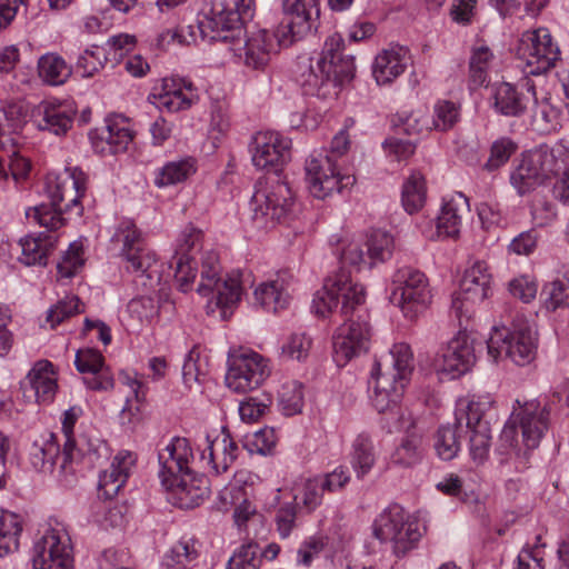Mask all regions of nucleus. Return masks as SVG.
<instances>
[{"instance_id": "obj_1", "label": "nucleus", "mask_w": 569, "mask_h": 569, "mask_svg": "<svg viewBox=\"0 0 569 569\" xmlns=\"http://www.w3.org/2000/svg\"><path fill=\"white\" fill-rule=\"evenodd\" d=\"M413 368V353L409 345L395 343L385 361L375 362L369 380L372 406L378 412H388L393 419L389 431H406L391 455V462L403 468L419 463L426 451L423 431L416 418L398 407Z\"/></svg>"}, {"instance_id": "obj_2", "label": "nucleus", "mask_w": 569, "mask_h": 569, "mask_svg": "<svg viewBox=\"0 0 569 569\" xmlns=\"http://www.w3.org/2000/svg\"><path fill=\"white\" fill-rule=\"evenodd\" d=\"M291 139L278 131H259L250 142L252 164L273 176L260 179L250 200L251 219L258 229H271L295 211L291 188L279 173L291 159Z\"/></svg>"}, {"instance_id": "obj_3", "label": "nucleus", "mask_w": 569, "mask_h": 569, "mask_svg": "<svg viewBox=\"0 0 569 569\" xmlns=\"http://www.w3.org/2000/svg\"><path fill=\"white\" fill-rule=\"evenodd\" d=\"M159 479L168 500L180 509L201 505L210 493L209 480L194 471V458L186 438H173L159 450Z\"/></svg>"}, {"instance_id": "obj_4", "label": "nucleus", "mask_w": 569, "mask_h": 569, "mask_svg": "<svg viewBox=\"0 0 569 569\" xmlns=\"http://www.w3.org/2000/svg\"><path fill=\"white\" fill-rule=\"evenodd\" d=\"M87 174L78 167H68L63 172L46 179V192L50 203H41L27 211V217L32 218L48 231L58 230L64 224L63 213L82 214L80 199L87 190Z\"/></svg>"}, {"instance_id": "obj_5", "label": "nucleus", "mask_w": 569, "mask_h": 569, "mask_svg": "<svg viewBox=\"0 0 569 569\" xmlns=\"http://www.w3.org/2000/svg\"><path fill=\"white\" fill-rule=\"evenodd\" d=\"M218 254L214 251L204 252L201 258V279L197 291L201 296L213 295L207 302V313L212 316L218 313L221 320H226L241 300L243 288L239 272L221 278Z\"/></svg>"}, {"instance_id": "obj_6", "label": "nucleus", "mask_w": 569, "mask_h": 569, "mask_svg": "<svg viewBox=\"0 0 569 569\" xmlns=\"http://www.w3.org/2000/svg\"><path fill=\"white\" fill-rule=\"evenodd\" d=\"M365 287L353 280L351 272L339 269L329 276L312 299V310L320 317L339 313L341 317H356L367 313Z\"/></svg>"}, {"instance_id": "obj_7", "label": "nucleus", "mask_w": 569, "mask_h": 569, "mask_svg": "<svg viewBox=\"0 0 569 569\" xmlns=\"http://www.w3.org/2000/svg\"><path fill=\"white\" fill-rule=\"evenodd\" d=\"M538 338L533 327L517 316L510 326H495L487 341L488 355L493 361L502 357L518 366L530 363L537 353Z\"/></svg>"}, {"instance_id": "obj_8", "label": "nucleus", "mask_w": 569, "mask_h": 569, "mask_svg": "<svg viewBox=\"0 0 569 569\" xmlns=\"http://www.w3.org/2000/svg\"><path fill=\"white\" fill-rule=\"evenodd\" d=\"M111 242L118 248V257L127 272L150 278L149 272L157 263L158 256L132 220L124 219L117 224Z\"/></svg>"}, {"instance_id": "obj_9", "label": "nucleus", "mask_w": 569, "mask_h": 569, "mask_svg": "<svg viewBox=\"0 0 569 569\" xmlns=\"http://www.w3.org/2000/svg\"><path fill=\"white\" fill-rule=\"evenodd\" d=\"M342 44V37L335 33L325 42L322 51L299 64L297 81L307 96L328 99L338 94L331 79L335 51Z\"/></svg>"}, {"instance_id": "obj_10", "label": "nucleus", "mask_w": 569, "mask_h": 569, "mask_svg": "<svg viewBox=\"0 0 569 569\" xmlns=\"http://www.w3.org/2000/svg\"><path fill=\"white\" fill-rule=\"evenodd\" d=\"M393 284L390 300L406 318L415 320L429 307L432 296L421 271L403 267L395 273Z\"/></svg>"}, {"instance_id": "obj_11", "label": "nucleus", "mask_w": 569, "mask_h": 569, "mask_svg": "<svg viewBox=\"0 0 569 569\" xmlns=\"http://www.w3.org/2000/svg\"><path fill=\"white\" fill-rule=\"evenodd\" d=\"M517 56L525 62L523 72L532 76L547 73L560 60V50L547 28L522 32Z\"/></svg>"}, {"instance_id": "obj_12", "label": "nucleus", "mask_w": 569, "mask_h": 569, "mask_svg": "<svg viewBox=\"0 0 569 569\" xmlns=\"http://www.w3.org/2000/svg\"><path fill=\"white\" fill-rule=\"evenodd\" d=\"M306 179L310 193L326 199L335 192L341 193L356 182L351 174H342L335 158L323 152H315L306 160Z\"/></svg>"}, {"instance_id": "obj_13", "label": "nucleus", "mask_w": 569, "mask_h": 569, "mask_svg": "<svg viewBox=\"0 0 569 569\" xmlns=\"http://www.w3.org/2000/svg\"><path fill=\"white\" fill-rule=\"evenodd\" d=\"M269 361L252 350H239L228 358L227 387L238 393L252 391L270 376Z\"/></svg>"}, {"instance_id": "obj_14", "label": "nucleus", "mask_w": 569, "mask_h": 569, "mask_svg": "<svg viewBox=\"0 0 569 569\" xmlns=\"http://www.w3.org/2000/svg\"><path fill=\"white\" fill-rule=\"evenodd\" d=\"M246 23L233 12L226 1H213L208 12L199 21L203 39L209 41L230 42V49L237 51L247 34Z\"/></svg>"}, {"instance_id": "obj_15", "label": "nucleus", "mask_w": 569, "mask_h": 569, "mask_svg": "<svg viewBox=\"0 0 569 569\" xmlns=\"http://www.w3.org/2000/svg\"><path fill=\"white\" fill-rule=\"evenodd\" d=\"M516 405L512 416L521 430L522 443L526 450H533L550 428L552 401L543 397L525 402L516 400Z\"/></svg>"}, {"instance_id": "obj_16", "label": "nucleus", "mask_w": 569, "mask_h": 569, "mask_svg": "<svg viewBox=\"0 0 569 569\" xmlns=\"http://www.w3.org/2000/svg\"><path fill=\"white\" fill-rule=\"evenodd\" d=\"M345 318L332 337L333 358L338 366H345L353 357L366 352L371 338L367 313Z\"/></svg>"}, {"instance_id": "obj_17", "label": "nucleus", "mask_w": 569, "mask_h": 569, "mask_svg": "<svg viewBox=\"0 0 569 569\" xmlns=\"http://www.w3.org/2000/svg\"><path fill=\"white\" fill-rule=\"evenodd\" d=\"M34 569H72L71 540L63 528H48L32 548Z\"/></svg>"}, {"instance_id": "obj_18", "label": "nucleus", "mask_w": 569, "mask_h": 569, "mask_svg": "<svg viewBox=\"0 0 569 569\" xmlns=\"http://www.w3.org/2000/svg\"><path fill=\"white\" fill-rule=\"evenodd\" d=\"M491 295V273L485 261L477 260L466 271L460 289L453 295L452 309L457 317H470L473 307Z\"/></svg>"}, {"instance_id": "obj_19", "label": "nucleus", "mask_w": 569, "mask_h": 569, "mask_svg": "<svg viewBox=\"0 0 569 569\" xmlns=\"http://www.w3.org/2000/svg\"><path fill=\"white\" fill-rule=\"evenodd\" d=\"M392 247V238L383 231H373L366 241L352 240L342 249L340 269L346 270V266L356 270L370 269L377 262L388 259L391 256Z\"/></svg>"}, {"instance_id": "obj_20", "label": "nucleus", "mask_w": 569, "mask_h": 569, "mask_svg": "<svg viewBox=\"0 0 569 569\" xmlns=\"http://www.w3.org/2000/svg\"><path fill=\"white\" fill-rule=\"evenodd\" d=\"M318 0H283V19L277 28L280 44L291 46L308 34L319 17Z\"/></svg>"}, {"instance_id": "obj_21", "label": "nucleus", "mask_w": 569, "mask_h": 569, "mask_svg": "<svg viewBox=\"0 0 569 569\" xmlns=\"http://www.w3.org/2000/svg\"><path fill=\"white\" fill-rule=\"evenodd\" d=\"M491 401L489 398H472L468 401L466 409L461 413L465 416L466 426L470 430V456L472 460L480 465L489 455L491 429L488 419V410ZM463 417H457L461 423Z\"/></svg>"}, {"instance_id": "obj_22", "label": "nucleus", "mask_w": 569, "mask_h": 569, "mask_svg": "<svg viewBox=\"0 0 569 569\" xmlns=\"http://www.w3.org/2000/svg\"><path fill=\"white\" fill-rule=\"evenodd\" d=\"M493 110L505 117H522L537 99L535 81L525 77L516 84L501 82L492 88Z\"/></svg>"}, {"instance_id": "obj_23", "label": "nucleus", "mask_w": 569, "mask_h": 569, "mask_svg": "<svg viewBox=\"0 0 569 569\" xmlns=\"http://www.w3.org/2000/svg\"><path fill=\"white\" fill-rule=\"evenodd\" d=\"M476 362L473 341L460 331L437 353L433 365L439 373L458 378L468 372Z\"/></svg>"}, {"instance_id": "obj_24", "label": "nucleus", "mask_w": 569, "mask_h": 569, "mask_svg": "<svg viewBox=\"0 0 569 569\" xmlns=\"http://www.w3.org/2000/svg\"><path fill=\"white\" fill-rule=\"evenodd\" d=\"M76 113L70 103L44 100L33 108L30 121L39 131L62 137L71 130Z\"/></svg>"}, {"instance_id": "obj_25", "label": "nucleus", "mask_w": 569, "mask_h": 569, "mask_svg": "<svg viewBox=\"0 0 569 569\" xmlns=\"http://www.w3.org/2000/svg\"><path fill=\"white\" fill-rule=\"evenodd\" d=\"M102 452L107 453V447L99 438H92L88 435L68 438L63 443L62 462L59 463V477L66 485H71L74 476L73 462L87 457L93 463L102 456Z\"/></svg>"}, {"instance_id": "obj_26", "label": "nucleus", "mask_w": 569, "mask_h": 569, "mask_svg": "<svg viewBox=\"0 0 569 569\" xmlns=\"http://www.w3.org/2000/svg\"><path fill=\"white\" fill-rule=\"evenodd\" d=\"M24 397L33 398L39 405L53 401L58 390L57 373L48 360L37 361L21 382Z\"/></svg>"}, {"instance_id": "obj_27", "label": "nucleus", "mask_w": 569, "mask_h": 569, "mask_svg": "<svg viewBox=\"0 0 569 569\" xmlns=\"http://www.w3.org/2000/svg\"><path fill=\"white\" fill-rule=\"evenodd\" d=\"M239 455V447L229 431L222 428L221 435L211 439L206 437V448L200 455L203 468H209L214 475H220L230 468Z\"/></svg>"}, {"instance_id": "obj_28", "label": "nucleus", "mask_w": 569, "mask_h": 569, "mask_svg": "<svg viewBox=\"0 0 569 569\" xmlns=\"http://www.w3.org/2000/svg\"><path fill=\"white\" fill-rule=\"evenodd\" d=\"M242 42L243 47L238 49L243 51V54H240L243 64L261 71L269 64L271 54L276 52L277 47H284L279 43L277 31L271 32L267 29L251 31Z\"/></svg>"}, {"instance_id": "obj_29", "label": "nucleus", "mask_w": 569, "mask_h": 569, "mask_svg": "<svg viewBox=\"0 0 569 569\" xmlns=\"http://www.w3.org/2000/svg\"><path fill=\"white\" fill-rule=\"evenodd\" d=\"M74 366L79 372L89 375L83 378V382L89 389L108 391L113 388V378L104 370V359L98 350L90 348L78 350Z\"/></svg>"}, {"instance_id": "obj_30", "label": "nucleus", "mask_w": 569, "mask_h": 569, "mask_svg": "<svg viewBox=\"0 0 569 569\" xmlns=\"http://www.w3.org/2000/svg\"><path fill=\"white\" fill-rule=\"evenodd\" d=\"M289 287L290 277L284 272L259 283L253 291L254 306L273 313L287 309L291 299Z\"/></svg>"}, {"instance_id": "obj_31", "label": "nucleus", "mask_w": 569, "mask_h": 569, "mask_svg": "<svg viewBox=\"0 0 569 569\" xmlns=\"http://www.w3.org/2000/svg\"><path fill=\"white\" fill-rule=\"evenodd\" d=\"M28 460L31 467L40 473L57 472L59 481L67 486L59 477V468L56 469L57 461L62 462V453L60 455V446L53 433L40 436L32 441L28 450Z\"/></svg>"}, {"instance_id": "obj_32", "label": "nucleus", "mask_w": 569, "mask_h": 569, "mask_svg": "<svg viewBox=\"0 0 569 569\" xmlns=\"http://www.w3.org/2000/svg\"><path fill=\"white\" fill-rule=\"evenodd\" d=\"M136 457L130 451H120L114 456L110 467L99 476V492L106 499H112L126 485Z\"/></svg>"}, {"instance_id": "obj_33", "label": "nucleus", "mask_w": 569, "mask_h": 569, "mask_svg": "<svg viewBox=\"0 0 569 569\" xmlns=\"http://www.w3.org/2000/svg\"><path fill=\"white\" fill-rule=\"evenodd\" d=\"M468 212L469 201L461 192L443 198L440 213L437 217L438 234L446 238H457L460 233L463 216Z\"/></svg>"}, {"instance_id": "obj_34", "label": "nucleus", "mask_w": 569, "mask_h": 569, "mask_svg": "<svg viewBox=\"0 0 569 569\" xmlns=\"http://www.w3.org/2000/svg\"><path fill=\"white\" fill-rule=\"evenodd\" d=\"M408 50L403 47H391L382 50L375 59L372 74L378 84H389L407 68Z\"/></svg>"}, {"instance_id": "obj_35", "label": "nucleus", "mask_w": 569, "mask_h": 569, "mask_svg": "<svg viewBox=\"0 0 569 569\" xmlns=\"http://www.w3.org/2000/svg\"><path fill=\"white\" fill-rule=\"evenodd\" d=\"M530 154L543 182L552 177H560L569 170V149L563 144H556L551 148L540 146L530 151Z\"/></svg>"}, {"instance_id": "obj_36", "label": "nucleus", "mask_w": 569, "mask_h": 569, "mask_svg": "<svg viewBox=\"0 0 569 569\" xmlns=\"http://www.w3.org/2000/svg\"><path fill=\"white\" fill-rule=\"evenodd\" d=\"M58 238L49 232L21 238L18 247L21 254L19 261L26 266H47L49 256L54 251Z\"/></svg>"}, {"instance_id": "obj_37", "label": "nucleus", "mask_w": 569, "mask_h": 569, "mask_svg": "<svg viewBox=\"0 0 569 569\" xmlns=\"http://www.w3.org/2000/svg\"><path fill=\"white\" fill-rule=\"evenodd\" d=\"M410 516L400 505H389L375 519L372 523L373 536L380 542L387 543L389 539L396 537L397 531L406 525Z\"/></svg>"}, {"instance_id": "obj_38", "label": "nucleus", "mask_w": 569, "mask_h": 569, "mask_svg": "<svg viewBox=\"0 0 569 569\" xmlns=\"http://www.w3.org/2000/svg\"><path fill=\"white\" fill-rule=\"evenodd\" d=\"M200 557V543L193 538H182L164 555L166 569H193Z\"/></svg>"}, {"instance_id": "obj_39", "label": "nucleus", "mask_w": 569, "mask_h": 569, "mask_svg": "<svg viewBox=\"0 0 569 569\" xmlns=\"http://www.w3.org/2000/svg\"><path fill=\"white\" fill-rule=\"evenodd\" d=\"M427 201V184L423 174L412 171L403 181L401 190V203L406 212L413 214L419 212Z\"/></svg>"}, {"instance_id": "obj_40", "label": "nucleus", "mask_w": 569, "mask_h": 569, "mask_svg": "<svg viewBox=\"0 0 569 569\" xmlns=\"http://www.w3.org/2000/svg\"><path fill=\"white\" fill-rule=\"evenodd\" d=\"M196 172V161L190 158H182L169 161L154 172V184L164 188L186 181Z\"/></svg>"}, {"instance_id": "obj_41", "label": "nucleus", "mask_w": 569, "mask_h": 569, "mask_svg": "<svg viewBox=\"0 0 569 569\" xmlns=\"http://www.w3.org/2000/svg\"><path fill=\"white\" fill-rule=\"evenodd\" d=\"M38 73L50 86L63 84L72 74V68L58 53H46L38 60Z\"/></svg>"}, {"instance_id": "obj_42", "label": "nucleus", "mask_w": 569, "mask_h": 569, "mask_svg": "<svg viewBox=\"0 0 569 569\" xmlns=\"http://www.w3.org/2000/svg\"><path fill=\"white\" fill-rule=\"evenodd\" d=\"M280 492L281 490L278 489L274 497V501L279 503L274 513V523L280 538L287 539L299 526L301 508L298 507L297 496H290L289 501L280 502Z\"/></svg>"}, {"instance_id": "obj_43", "label": "nucleus", "mask_w": 569, "mask_h": 569, "mask_svg": "<svg viewBox=\"0 0 569 569\" xmlns=\"http://www.w3.org/2000/svg\"><path fill=\"white\" fill-rule=\"evenodd\" d=\"M423 531L425 527L420 525L419 520L410 516L406 525L397 531L396 537L389 539L387 543L391 545L395 556L401 558L418 546Z\"/></svg>"}, {"instance_id": "obj_44", "label": "nucleus", "mask_w": 569, "mask_h": 569, "mask_svg": "<svg viewBox=\"0 0 569 569\" xmlns=\"http://www.w3.org/2000/svg\"><path fill=\"white\" fill-rule=\"evenodd\" d=\"M510 182L521 196L543 183L530 152L522 156L519 164L510 174Z\"/></svg>"}, {"instance_id": "obj_45", "label": "nucleus", "mask_w": 569, "mask_h": 569, "mask_svg": "<svg viewBox=\"0 0 569 569\" xmlns=\"http://www.w3.org/2000/svg\"><path fill=\"white\" fill-rule=\"evenodd\" d=\"M350 462L358 478L365 477L372 469L376 453L368 433H359L353 440Z\"/></svg>"}, {"instance_id": "obj_46", "label": "nucleus", "mask_w": 569, "mask_h": 569, "mask_svg": "<svg viewBox=\"0 0 569 569\" xmlns=\"http://www.w3.org/2000/svg\"><path fill=\"white\" fill-rule=\"evenodd\" d=\"M22 522L19 515L0 509V557L18 550Z\"/></svg>"}, {"instance_id": "obj_47", "label": "nucleus", "mask_w": 569, "mask_h": 569, "mask_svg": "<svg viewBox=\"0 0 569 569\" xmlns=\"http://www.w3.org/2000/svg\"><path fill=\"white\" fill-rule=\"evenodd\" d=\"M493 59V53L487 46L475 47L469 60V82L472 89H477L489 81L488 71Z\"/></svg>"}, {"instance_id": "obj_48", "label": "nucleus", "mask_w": 569, "mask_h": 569, "mask_svg": "<svg viewBox=\"0 0 569 569\" xmlns=\"http://www.w3.org/2000/svg\"><path fill=\"white\" fill-rule=\"evenodd\" d=\"M541 296L548 311H556L561 308H569V278L562 276L546 283Z\"/></svg>"}, {"instance_id": "obj_49", "label": "nucleus", "mask_w": 569, "mask_h": 569, "mask_svg": "<svg viewBox=\"0 0 569 569\" xmlns=\"http://www.w3.org/2000/svg\"><path fill=\"white\" fill-rule=\"evenodd\" d=\"M261 563V548L256 542H248L236 549L227 563V569H259Z\"/></svg>"}, {"instance_id": "obj_50", "label": "nucleus", "mask_w": 569, "mask_h": 569, "mask_svg": "<svg viewBox=\"0 0 569 569\" xmlns=\"http://www.w3.org/2000/svg\"><path fill=\"white\" fill-rule=\"evenodd\" d=\"M279 407L286 416L300 413L303 407L302 383L296 380L284 382L279 390Z\"/></svg>"}, {"instance_id": "obj_51", "label": "nucleus", "mask_w": 569, "mask_h": 569, "mask_svg": "<svg viewBox=\"0 0 569 569\" xmlns=\"http://www.w3.org/2000/svg\"><path fill=\"white\" fill-rule=\"evenodd\" d=\"M531 110L532 121L543 130H549L557 124L559 111L551 103L547 93L537 92L536 101H532Z\"/></svg>"}, {"instance_id": "obj_52", "label": "nucleus", "mask_w": 569, "mask_h": 569, "mask_svg": "<svg viewBox=\"0 0 569 569\" xmlns=\"http://www.w3.org/2000/svg\"><path fill=\"white\" fill-rule=\"evenodd\" d=\"M460 119V106L453 101L439 100L433 107L432 127L438 131H447Z\"/></svg>"}, {"instance_id": "obj_53", "label": "nucleus", "mask_w": 569, "mask_h": 569, "mask_svg": "<svg viewBox=\"0 0 569 569\" xmlns=\"http://www.w3.org/2000/svg\"><path fill=\"white\" fill-rule=\"evenodd\" d=\"M107 59L104 48L91 46L78 58L76 63L77 71H80L83 78H91L104 67Z\"/></svg>"}, {"instance_id": "obj_54", "label": "nucleus", "mask_w": 569, "mask_h": 569, "mask_svg": "<svg viewBox=\"0 0 569 569\" xmlns=\"http://www.w3.org/2000/svg\"><path fill=\"white\" fill-rule=\"evenodd\" d=\"M435 449L442 460L453 459L459 451V441L456 426H441L435 437Z\"/></svg>"}, {"instance_id": "obj_55", "label": "nucleus", "mask_w": 569, "mask_h": 569, "mask_svg": "<svg viewBox=\"0 0 569 569\" xmlns=\"http://www.w3.org/2000/svg\"><path fill=\"white\" fill-rule=\"evenodd\" d=\"M312 339L305 332L290 335L281 346V356L286 359L303 361L309 356Z\"/></svg>"}, {"instance_id": "obj_56", "label": "nucleus", "mask_w": 569, "mask_h": 569, "mask_svg": "<svg viewBox=\"0 0 569 569\" xmlns=\"http://www.w3.org/2000/svg\"><path fill=\"white\" fill-rule=\"evenodd\" d=\"M342 47L343 43L335 51V62L331 69V79L335 80L336 90L338 87L351 81L356 73L355 57L343 54Z\"/></svg>"}, {"instance_id": "obj_57", "label": "nucleus", "mask_w": 569, "mask_h": 569, "mask_svg": "<svg viewBox=\"0 0 569 569\" xmlns=\"http://www.w3.org/2000/svg\"><path fill=\"white\" fill-rule=\"evenodd\" d=\"M132 138L131 130L118 122L107 124L101 133V139L109 146L110 153H119L127 150Z\"/></svg>"}, {"instance_id": "obj_58", "label": "nucleus", "mask_w": 569, "mask_h": 569, "mask_svg": "<svg viewBox=\"0 0 569 569\" xmlns=\"http://www.w3.org/2000/svg\"><path fill=\"white\" fill-rule=\"evenodd\" d=\"M83 311V305L77 296L66 297L57 305L49 309L47 321L53 329L56 326L63 322L67 318L72 317Z\"/></svg>"}, {"instance_id": "obj_59", "label": "nucleus", "mask_w": 569, "mask_h": 569, "mask_svg": "<svg viewBox=\"0 0 569 569\" xmlns=\"http://www.w3.org/2000/svg\"><path fill=\"white\" fill-rule=\"evenodd\" d=\"M176 264L174 280L182 292H188L197 274V263L193 257L173 256L172 262Z\"/></svg>"}, {"instance_id": "obj_60", "label": "nucleus", "mask_w": 569, "mask_h": 569, "mask_svg": "<svg viewBox=\"0 0 569 569\" xmlns=\"http://www.w3.org/2000/svg\"><path fill=\"white\" fill-rule=\"evenodd\" d=\"M83 246L79 241L70 243L68 250L57 264L58 273L61 277L70 278L83 266Z\"/></svg>"}, {"instance_id": "obj_61", "label": "nucleus", "mask_w": 569, "mask_h": 569, "mask_svg": "<svg viewBox=\"0 0 569 569\" xmlns=\"http://www.w3.org/2000/svg\"><path fill=\"white\" fill-rule=\"evenodd\" d=\"M517 144L509 138H501L491 146L490 157L483 168L488 171H495L505 166L510 157L516 152Z\"/></svg>"}, {"instance_id": "obj_62", "label": "nucleus", "mask_w": 569, "mask_h": 569, "mask_svg": "<svg viewBox=\"0 0 569 569\" xmlns=\"http://www.w3.org/2000/svg\"><path fill=\"white\" fill-rule=\"evenodd\" d=\"M325 490L319 482L318 478L307 479L301 488V491L297 493L298 507L306 509L307 512L313 511L322 502Z\"/></svg>"}, {"instance_id": "obj_63", "label": "nucleus", "mask_w": 569, "mask_h": 569, "mask_svg": "<svg viewBox=\"0 0 569 569\" xmlns=\"http://www.w3.org/2000/svg\"><path fill=\"white\" fill-rule=\"evenodd\" d=\"M271 399L267 395L249 397L240 402L239 415L242 421L254 422L269 409Z\"/></svg>"}, {"instance_id": "obj_64", "label": "nucleus", "mask_w": 569, "mask_h": 569, "mask_svg": "<svg viewBox=\"0 0 569 569\" xmlns=\"http://www.w3.org/2000/svg\"><path fill=\"white\" fill-rule=\"evenodd\" d=\"M531 216L536 226L545 227L556 219V206L546 196L536 194L531 202Z\"/></svg>"}]
</instances>
